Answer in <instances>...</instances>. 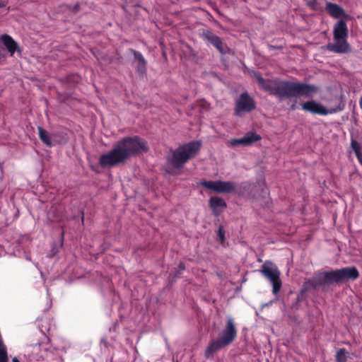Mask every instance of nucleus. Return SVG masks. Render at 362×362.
<instances>
[{
  "instance_id": "17",
  "label": "nucleus",
  "mask_w": 362,
  "mask_h": 362,
  "mask_svg": "<svg viewBox=\"0 0 362 362\" xmlns=\"http://www.w3.org/2000/svg\"><path fill=\"white\" fill-rule=\"evenodd\" d=\"M38 132H39V136L41 141L46 144L47 146H52V140L50 139V136L49 135V133L43 129L42 127H38Z\"/></svg>"
},
{
  "instance_id": "25",
  "label": "nucleus",
  "mask_w": 362,
  "mask_h": 362,
  "mask_svg": "<svg viewBox=\"0 0 362 362\" xmlns=\"http://www.w3.org/2000/svg\"><path fill=\"white\" fill-rule=\"evenodd\" d=\"M12 362H20V361H19L16 357H14V358L12 359Z\"/></svg>"
},
{
  "instance_id": "3",
  "label": "nucleus",
  "mask_w": 362,
  "mask_h": 362,
  "mask_svg": "<svg viewBox=\"0 0 362 362\" xmlns=\"http://www.w3.org/2000/svg\"><path fill=\"white\" fill-rule=\"evenodd\" d=\"M358 272L354 267H347L330 272H319L311 279L306 281L302 288V292L311 291L313 289L337 284L349 279H356Z\"/></svg>"
},
{
  "instance_id": "15",
  "label": "nucleus",
  "mask_w": 362,
  "mask_h": 362,
  "mask_svg": "<svg viewBox=\"0 0 362 362\" xmlns=\"http://www.w3.org/2000/svg\"><path fill=\"white\" fill-rule=\"evenodd\" d=\"M134 54V58L137 62L136 69L140 74H144L146 71L147 62L144 59V56L137 51L132 50Z\"/></svg>"
},
{
  "instance_id": "20",
  "label": "nucleus",
  "mask_w": 362,
  "mask_h": 362,
  "mask_svg": "<svg viewBox=\"0 0 362 362\" xmlns=\"http://www.w3.org/2000/svg\"><path fill=\"white\" fill-rule=\"evenodd\" d=\"M0 362H8V352H0Z\"/></svg>"
},
{
  "instance_id": "22",
  "label": "nucleus",
  "mask_w": 362,
  "mask_h": 362,
  "mask_svg": "<svg viewBox=\"0 0 362 362\" xmlns=\"http://www.w3.org/2000/svg\"><path fill=\"white\" fill-rule=\"evenodd\" d=\"M356 153L358 161L362 165V155L358 151H356Z\"/></svg>"
},
{
  "instance_id": "6",
  "label": "nucleus",
  "mask_w": 362,
  "mask_h": 362,
  "mask_svg": "<svg viewBox=\"0 0 362 362\" xmlns=\"http://www.w3.org/2000/svg\"><path fill=\"white\" fill-rule=\"evenodd\" d=\"M201 147L199 141H192L175 149L173 154L172 163L176 168H181L188 160L194 157Z\"/></svg>"
},
{
  "instance_id": "7",
  "label": "nucleus",
  "mask_w": 362,
  "mask_h": 362,
  "mask_svg": "<svg viewBox=\"0 0 362 362\" xmlns=\"http://www.w3.org/2000/svg\"><path fill=\"white\" fill-rule=\"evenodd\" d=\"M259 272L272 285L273 294H276L280 291L282 286L279 269L272 262H266L261 267Z\"/></svg>"
},
{
  "instance_id": "26",
  "label": "nucleus",
  "mask_w": 362,
  "mask_h": 362,
  "mask_svg": "<svg viewBox=\"0 0 362 362\" xmlns=\"http://www.w3.org/2000/svg\"><path fill=\"white\" fill-rule=\"evenodd\" d=\"M291 109L294 110L296 109V105H291Z\"/></svg>"
},
{
  "instance_id": "10",
  "label": "nucleus",
  "mask_w": 362,
  "mask_h": 362,
  "mask_svg": "<svg viewBox=\"0 0 362 362\" xmlns=\"http://www.w3.org/2000/svg\"><path fill=\"white\" fill-rule=\"evenodd\" d=\"M255 107V102L247 93H242L235 102V113L241 116L245 112H249Z\"/></svg>"
},
{
  "instance_id": "5",
  "label": "nucleus",
  "mask_w": 362,
  "mask_h": 362,
  "mask_svg": "<svg viewBox=\"0 0 362 362\" xmlns=\"http://www.w3.org/2000/svg\"><path fill=\"white\" fill-rule=\"evenodd\" d=\"M349 30L345 21H338L333 28V43L327 45V49L336 54H346L351 51L347 41Z\"/></svg>"
},
{
  "instance_id": "19",
  "label": "nucleus",
  "mask_w": 362,
  "mask_h": 362,
  "mask_svg": "<svg viewBox=\"0 0 362 362\" xmlns=\"http://www.w3.org/2000/svg\"><path fill=\"white\" fill-rule=\"evenodd\" d=\"M229 144L232 146H237L239 145L244 146L243 137L240 139H234L229 141Z\"/></svg>"
},
{
  "instance_id": "21",
  "label": "nucleus",
  "mask_w": 362,
  "mask_h": 362,
  "mask_svg": "<svg viewBox=\"0 0 362 362\" xmlns=\"http://www.w3.org/2000/svg\"><path fill=\"white\" fill-rule=\"evenodd\" d=\"M218 236L219 238V239L221 240V241H223L224 240V238H225V235H224V230L223 229L222 227H220L218 228Z\"/></svg>"
},
{
  "instance_id": "12",
  "label": "nucleus",
  "mask_w": 362,
  "mask_h": 362,
  "mask_svg": "<svg viewBox=\"0 0 362 362\" xmlns=\"http://www.w3.org/2000/svg\"><path fill=\"white\" fill-rule=\"evenodd\" d=\"M326 10L328 13L334 18H339L341 17H346L347 15L344 10L337 4L331 2L326 3Z\"/></svg>"
},
{
  "instance_id": "16",
  "label": "nucleus",
  "mask_w": 362,
  "mask_h": 362,
  "mask_svg": "<svg viewBox=\"0 0 362 362\" xmlns=\"http://www.w3.org/2000/svg\"><path fill=\"white\" fill-rule=\"evenodd\" d=\"M261 137L253 132H247L244 136V146H248L252 143L259 141Z\"/></svg>"
},
{
  "instance_id": "1",
  "label": "nucleus",
  "mask_w": 362,
  "mask_h": 362,
  "mask_svg": "<svg viewBox=\"0 0 362 362\" xmlns=\"http://www.w3.org/2000/svg\"><path fill=\"white\" fill-rule=\"evenodd\" d=\"M148 150V146L144 139L137 136L125 137L117 141L110 151L101 155L99 163L103 168L113 167Z\"/></svg>"
},
{
  "instance_id": "13",
  "label": "nucleus",
  "mask_w": 362,
  "mask_h": 362,
  "mask_svg": "<svg viewBox=\"0 0 362 362\" xmlns=\"http://www.w3.org/2000/svg\"><path fill=\"white\" fill-rule=\"evenodd\" d=\"M0 42H2L11 56H13L18 48L17 42L8 35H2L0 37Z\"/></svg>"
},
{
  "instance_id": "2",
  "label": "nucleus",
  "mask_w": 362,
  "mask_h": 362,
  "mask_svg": "<svg viewBox=\"0 0 362 362\" xmlns=\"http://www.w3.org/2000/svg\"><path fill=\"white\" fill-rule=\"evenodd\" d=\"M259 86L263 90L280 98H313L320 88L313 85L289 81L264 80L259 74H255Z\"/></svg>"
},
{
  "instance_id": "27",
  "label": "nucleus",
  "mask_w": 362,
  "mask_h": 362,
  "mask_svg": "<svg viewBox=\"0 0 362 362\" xmlns=\"http://www.w3.org/2000/svg\"><path fill=\"white\" fill-rule=\"evenodd\" d=\"M297 300H300V296H298Z\"/></svg>"
},
{
  "instance_id": "23",
  "label": "nucleus",
  "mask_w": 362,
  "mask_h": 362,
  "mask_svg": "<svg viewBox=\"0 0 362 362\" xmlns=\"http://www.w3.org/2000/svg\"><path fill=\"white\" fill-rule=\"evenodd\" d=\"M178 268L180 271H182L185 269V267L183 263H180L178 266Z\"/></svg>"
},
{
  "instance_id": "18",
  "label": "nucleus",
  "mask_w": 362,
  "mask_h": 362,
  "mask_svg": "<svg viewBox=\"0 0 362 362\" xmlns=\"http://www.w3.org/2000/svg\"><path fill=\"white\" fill-rule=\"evenodd\" d=\"M346 354L347 351L344 348L339 349L336 354L335 362H346Z\"/></svg>"
},
{
  "instance_id": "24",
  "label": "nucleus",
  "mask_w": 362,
  "mask_h": 362,
  "mask_svg": "<svg viewBox=\"0 0 362 362\" xmlns=\"http://www.w3.org/2000/svg\"><path fill=\"white\" fill-rule=\"evenodd\" d=\"M359 105H360V107L362 110V96L360 98V100H359Z\"/></svg>"
},
{
  "instance_id": "9",
  "label": "nucleus",
  "mask_w": 362,
  "mask_h": 362,
  "mask_svg": "<svg viewBox=\"0 0 362 362\" xmlns=\"http://www.w3.org/2000/svg\"><path fill=\"white\" fill-rule=\"evenodd\" d=\"M201 185L217 193H230L235 189V184L230 181H204Z\"/></svg>"
},
{
  "instance_id": "11",
  "label": "nucleus",
  "mask_w": 362,
  "mask_h": 362,
  "mask_svg": "<svg viewBox=\"0 0 362 362\" xmlns=\"http://www.w3.org/2000/svg\"><path fill=\"white\" fill-rule=\"evenodd\" d=\"M204 39L207 40L211 44H212L221 54L226 53L228 47L221 40V39L212 32L206 31L203 33Z\"/></svg>"
},
{
  "instance_id": "8",
  "label": "nucleus",
  "mask_w": 362,
  "mask_h": 362,
  "mask_svg": "<svg viewBox=\"0 0 362 362\" xmlns=\"http://www.w3.org/2000/svg\"><path fill=\"white\" fill-rule=\"evenodd\" d=\"M301 107L305 112L321 116L334 114L342 110V107L340 106L327 108L322 103L314 100H310L303 103Z\"/></svg>"
},
{
  "instance_id": "14",
  "label": "nucleus",
  "mask_w": 362,
  "mask_h": 362,
  "mask_svg": "<svg viewBox=\"0 0 362 362\" xmlns=\"http://www.w3.org/2000/svg\"><path fill=\"white\" fill-rule=\"evenodd\" d=\"M210 206L214 214L218 215L221 211L226 206V204L221 198L214 197L210 199Z\"/></svg>"
},
{
  "instance_id": "4",
  "label": "nucleus",
  "mask_w": 362,
  "mask_h": 362,
  "mask_svg": "<svg viewBox=\"0 0 362 362\" xmlns=\"http://www.w3.org/2000/svg\"><path fill=\"white\" fill-rule=\"evenodd\" d=\"M237 329L233 320L229 317L227 320L226 326L223 329L221 335L216 339L211 341L205 350V357L212 358L217 351L230 345L237 337Z\"/></svg>"
}]
</instances>
